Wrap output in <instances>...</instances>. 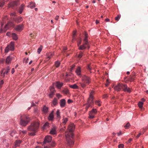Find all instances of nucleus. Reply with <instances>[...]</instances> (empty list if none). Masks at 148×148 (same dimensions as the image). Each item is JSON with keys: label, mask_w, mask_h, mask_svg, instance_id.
Here are the masks:
<instances>
[{"label": "nucleus", "mask_w": 148, "mask_h": 148, "mask_svg": "<svg viewBox=\"0 0 148 148\" xmlns=\"http://www.w3.org/2000/svg\"><path fill=\"white\" fill-rule=\"evenodd\" d=\"M6 35L8 36H10V32H7L6 33Z\"/></svg>", "instance_id": "57"}, {"label": "nucleus", "mask_w": 148, "mask_h": 148, "mask_svg": "<svg viewBox=\"0 0 148 148\" xmlns=\"http://www.w3.org/2000/svg\"><path fill=\"white\" fill-rule=\"evenodd\" d=\"M10 69V68L9 66H8L6 68L3 69L1 72L2 76L4 77L5 75H7L8 74Z\"/></svg>", "instance_id": "9"}, {"label": "nucleus", "mask_w": 148, "mask_h": 148, "mask_svg": "<svg viewBox=\"0 0 148 148\" xmlns=\"http://www.w3.org/2000/svg\"><path fill=\"white\" fill-rule=\"evenodd\" d=\"M97 112V111L96 109H93L92 110L89 112V113L94 114H96Z\"/></svg>", "instance_id": "33"}, {"label": "nucleus", "mask_w": 148, "mask_h": 148, "mask_svg": "<svg viewBox=\"0 0 148 148\" xmlns=\"http://www.w3.org/2000/svg\"><path fill=\"white\" fill-rule=\"evenodd\" d=\"M56 86L58 89H60L63 85L62 82H57L56 83Z\"/></svg>", "instance_id": "17"}, {"label": "nucleus", "mask_w": 148, "mask_h": 148, "mask_svg": "<svg viewBox=\"0 0 148 148\" xmlns=\"http://www.w3.org/2000/svg\"><path fill=\"white\" fill-rule=\"evenodd\" d=\"M59 18V16H56L55 17V19L56 20H58V19Z\"/></svg>", "instance_id": "59"}, {"label": "nucleus", "mask_w": 148, "mask_h": 148, "mask_svg": "<svg viewBox=\"0 0 148 148\" xmlns=\"http://www.w3.org/2000/svg\"><path fill=\"white\" fill-rule=\"evenodd\" d=\"M16 13L15 12H13L11 13L10 15L12 16H14L15 15Z\"/></svg>", "instance_id": "52"}, {"label": "nucleus", "mask_w": 148, "mask_h": 148, "mask_svg": "<svg viewBox=\"0 0 148 148\" xmlns=\"http://www.w3.org/2000/svg\"><path fill=\"white\" fill-rule=\"evenodd\" d=\"M87 69L89 70H90L91 69V67L90 65H88L87 66Z\"/></svg>", "instance_id": "51"}, {"label": "nucleus", "mask_w": 148, "mask_h": 148, "mask_svg": "<svg viewBox=\"0 0 148 148\" xmlns=\"http://www.w3.org/2000/svg\"><path fill=\"white\" fill-rule=\"evenodd\" d=\"M4 5V3H0V7H2Z\"/></svg>", "instance_id": "50"}, {"label": "nucleus", "mask_w": 148, "mask_h": 148, "mask_svg": "<svg viewBox=\"0 0 148 148\" xmlns=\"http://www.w3.org/2000/svg\"><path fill=\"white\" fill-rule=\"evenodd\" d=\"M50 92L49 95V98H51L54 95V92L55 91V90L54 87L51 86L50 87Z\"/></svg>", "instance_id": "11"}, {"label": "nucleus", "mask_w": 148, "mask_h": 148, "mask_svg": "<svg viewBox=\"0 0 148 148\" xmlns=\"http://www.w3.org/2000/svg\"><path fill=\"white\" fill-rule=\"evenodd\" d=\"M23 27L24 25L23 24H20L16 27L15 30L18 32H20L23 29Z\"/></svg>", "instance_id": "13"}, {"label": "nucleus", "mask_w": 148, "mask_h": 148, "mask_svg": "<svg viewBox=\"0 0 148 148\" xmlns=\"http://www.w3.org/2000/svg\"><path fill=\"white\" fill-rule=\"evenodd\" d=\"M132 140V139L131 138L129 139L128 141V143H130Z\"/></svg>", "instance_id": "64"}, {"label": "nucleus", "mask_w": 148, "mask_h": 148, "mask_svg": "<svg viewBox=\"0 0 148 148\" xmlns=\"http://www.w3.org/2000/svg\"><path fill=\"white\" fill-rule=\"evenodd\" d=\"M75 128V125L73 124H71L69 126L68 131L66 132L65 135L66 140L68 144L70 146L73 145L74 142L72 140L73 136V131Z\"/></svg>", "instance_id": "1"}, {"label": "nucleus", "mask_w": 148, "mask_h": 148, "mask_svg": "<svg viewBox=\"0 0 148 148\" xmlns=\"http://www.w3.org/2000/svg\"><path fill=\"white\" fill-rule=\"evenodd\" d=\"M4 83L3 81V80H1L0 82V88L2 87V85Z\"/></svg>", "instance_id": "47"}, {"label": "nucleus", "mask_w": 148, "mask_h": 148, "mask_svg": "<svg viewBox=\"0 0 148 148\" xmlns=\"http://www.w3.org/2000/svg\"><path fill=\"white\" fill-rule=\"evenodd\" d=\"M12 38L15 40H16L18 39L17 35L15 33H13L12 34Z\"/></svg>", "instance_id": "26"}, {"label": "nucleus", "mask_w": 148, "mask_h": 148, "mask_svg": "<svg viewBox=\"0 0 148 148\" xmlns=\"http://www.w3.org/2000/svg\"><path fill=\"white\" fill-rule=\"evenodd\" d=\"M120 15H118L115 18V19L116 20L119 21L120 18Z\"/></svg>", "instance_id": "44"}, {"label": "nucleus", "mask_w": 148, "mask_h": 148, "mask_svg": "<svg viewBox=\"0 0 148 148\" xmlns=\"http://www.w3.org/2000/svg\"><path fill=\"white\" fill-rule=\"evenodd\" d=\"M66 104V101L64 99H62L60 101V106L62 108L65 106Z\"/></svg>", "instance_id": "19"}, {"label": "nucleus", "mask_w": 148, "mask_h": 148, "mask_svg": "<svg viewBox=\"0 0 148 148\" xmlns=\"http://www.w3.org/2000/svg\"><path fill=\"white\" fill-rule=\"evenodd\" d=\"M60 64V63L58 61H56L55 63V65L56 67H59Z\"/></svg>", "instance_id": "40"}, {"label": "nucleus", "mask_w": 148, "mask_h": 148, "mask_svg": "<svg viewBox=\"0 0 148 148\" xmlns=\"http://www.w3.org/2000/svg\"><path fill=\"white\" fill-rule=\"evenodd\" d=\"M143 102H141V101H139L138 103V106L140 108H141L143 106Z\"/></svg>", "instance_id": "38"}, {"label": "nucleus", "mask_w": 148, "mask_h": 148, "mask_svg": "<svg viewBox=\"0 0 148 148\" xmlns=\"http://www.w3.org/2000/svg\"><path fill=\"white\" fill-rule=\"evenodd\" d=\"M89 118L91 119H93L95 117L94 116L93 114H91L89 113Z\"/></svg>", "instance_id": "42"}, {"label": "nucleus", "mask_w": 148, "mask_h": 148, "mask_svg": "<svg viewBox=\"0 0 148 148\" xmlns=\"http://www.w3.org/2000/svg\"><path fill=\"white\" fill-rule=\"evenodd\" d=\"M141 133H139L136 136V138H138L141 135Z\"/></svg>", "instance_id": "54"}, {"label": "nucleus", "mask_w": 148, "mask_h": 148, "mask_svg": "<svg viewBox=\"0 0 148 148\" xmlns=\"http://www.w3.org/2000/svg\"><path fill=\"white\" fill-rule=\"evenodd\" d=\"M35 106L36 105H35V104H34V102H32V103L31 106Z\"/></svg>", "instance_id": "62"}, {"label": "nucleus", "mask_w": 148, "mask_h": 148, "mask_svg": "<svg viewBox=\"0 0 148 148\" xmlns=\"http://www.w3.org/2000/svg\"><path fill=\"white\" fill-rule=\"evenodd\" d=\"M75 73L77 74V75L78 76L80 75H81V68L80 67L78 66L77 68L75 71Z\"/></svg>", "instance_id": "23"}, {"label": "nucleus", "mask_w": 148, "mask_h": 148, "mask_svg": "<svg viewBox=\"0 0 148 148\" xmlns=\"http://www.w3.org/2000/svg\"><path fill=\"white\" fill-rule=\"evenodd\" d=\"M130 125L129 123H127L124 126V127H125L126 129H127L129 128L130 126Z\"/></svg>", "instance_id": "43"}, {"label": "nucleus", "mask_w": 148, "mask_h": 148, "mask_svg": "<svg viewBox=\"0 0 148 148\" xmlns=\"http://www.w3.org/2000/svg\"><path fill=\"white\" fill-rule=\"evenodd\" d=\"M69 87L70 88L74 89H78L79 88L78 86L76 84H74L73 85H70L69 86Z\"/></svg>", "instance_id": "27"}, {"label": "nucleus", "mask_w": 148, "mask_h": 148, "mask_svg": "<svg viewBox=\"0 0 148 148\" xmlns=\"http://www.w3.org/2000/svg\"><path fill=\"white\" fill-rule=\"evenodd\" d=\"M52 139V137H51L49 136H47L45 138L43 143L44 144L49 143L51 141Z\"/></svg>", "instance_id": "12"}, {"label": "nucleus", "mask_w": 148, "mask_h": 148, "mask_svg": "<svg viewBox=\"0 0 148 148\" xmlns=\"http://www.w3.org/2000/svg\"><path fill=\"white\" fill-rule=\"evenodd\" d=\"M94 93V91L92 90L90 94L89 98L87 101L88 106H86L85 108L86 110H88L90 107H92V104L93 103V95Z\"/></svg>", "instance_id": "5"}, {"label": "nucleus", "mask_w": 148, "mask_h": 148, "mask_svg": "<svg viewBox=\"0 0 148 148\" xmlns=\"http://www.w3.org/2000/svg\"><path fill=\"white\" fill-rule=\"evenodd\" d=\"M24 5L23 4H22L21 7L19 8V13L20 14H21L24 9Z\"/></svg>", "instance_id": "24"}, {"label": "nucleus", "mask_w": 148, "mask_h": 148, "mask_svg": "<svg viewBox=\"0 0 148 148\" xmlns=\"http://www.w3.org/2000/svg\"><path fill=\"white\" fill-rule=\"evenodd\" d=\"M86 46H88L87 48L88 49L89 48V45H88L87 44H85V42H84V43L82 45L79 46L78 49L79 50H80L85 49L86 48Z\"/></svg>", "instance_id": "14"}, {"label": "nucleus", "mask_w": 148, "mask_h": 148, "mask_svg": "<svg viewBox=\"0 0 148 148\" xmlns=\"http://www.w3.org/2000/svg\"><path fill=\"white\" fill-rule=\"evenodd\" d=\"M72 102V100L70 99H69L67 101V102L69 103H71Z\"/></svg>", "instance_id": "58"}, {"label": "nucleus", "mask_w": 148, "mask_h": 148, "mask_svg": "<svg viewBox=\"0 0 148 148\" xmlns=\"http://www.w3.org/2000/svg\"><path fill=\"white\" fill-rule=\"evenodd\" d=\"M29 7L32 9L33 8L35 7V4L34 3L31 2L30 3L29 5L28 6V7Z\"/></svg>", "instance_id": "28"}, {"label": "nucleus", "mask_w": 148, "mask_h": 148, "mask_svg": "<svg viewBox=\"0 0 148 148\" xmlns=\"http://www.w3.org/2000/svg\"><path fill=\"white\" fill-rule=\"evenodd\" d=\"M75 67V65H73L71 66V67L70 69V71H72L74 69V68Z\"/></svg>", "instance_id": "49"}, {"label": "nucleus", "mask_w": 148, "mask_h": 148, "mask_svg": "<svg viewBox=\"0 0 148 148\" xmlns=\"http://www.w3.org/2000/svg\"><path fill=\"white\" fill-rule=\"evenodd\" d=\"M68 121V119L66 117H64L62 119V124L65 125Z\"/></svg>", "instance_id": "29"}, {"label": "nucleus", "mask_w": 148, "mask_h": 148, "mask_svg": "<svg viewBox=\"0 0 148 148\" xmlns=\"http://www.w3.org/2000/svg\"><path fill=\"white\" fill-rule=\"evenodd\" d=\"M39 124L38 122H34L32 123L30 125L27 127L28 130L29 131H34V132H31L29 134L32 136H34L35 135L36 132L38 129Z\"/></svg>", "instance_id": "2"}, {"label": "nucleus", "mask_w": 148, "mask_h": 148, "mask_svg": "<svg viewBox=\"0 0 148 148\" xmlns=\"http://www.w3.org/2000/svg\"><path fill=\"white\" fill-rule=\"evenodd\" d=\"M48 110V108L46 106H44L42 110V111L44 113H47Z\"/></svg>", "instance_id": "25"}, {"label": "nucleus", "mask_w": 148, "mask_h": 148, "mask_svg": "<svg viewBox=\"0 0 148 148\" xmlns=\"http://www.w3.org/2000/svg\"><path fill=\"white\" fill-rule=\"evenodd\" d=\"M75 40V36H73V39L72 41L73 42V41Z\"/></svg>", "instance_id": "61"}, {"label": "nucleus", "mask_w": 148, "mask_h": 148, "mask_svg": "<svg viewBox=\"0 0 148 148\" xmlns=\"http://www.w3.org/2000/svg\"><path fill=\"white\" fill-rule=\"evenodd\" d=\"M20 118V124L23 126H25L29 122V118L26 115H22Z\"/></svg>", "instance_id": "4"}, {"label": "nucleus", "mask_w": 148, "mask_h": 148, "mask_svg": "<svg viewBox=\"0 0 148 148\" xmlns=\"http://www.w3.org/2000/svg\"><path fill=\"white\" fill-rule=\"evenodd\" d=\"M49 127V123L48 122H46L43 126L42 128L43 129H45L48 128Z\"/></svg>", "instance_id": "32"}, {"label": "nucleus", "mask_w": 148, "mask_h": 148, "mask_svg": "<svg viewBox=\"0 0 148 148\" xmlns=\"http://www.w3.org/2000/svg\"><path fill=\"white\" fill-rule=\"evenodd\" d=\"M52 104L53 106H56L58 104L57 99L56 98H54L52 101Z\"/></svg>", "instance_id": "31"}, {"label": "nucleus", "mask_w": 148, "mask_h": 148, "mask_svg": "<svg viewBox=\"0 0 148 148\" xmlns=\"http://www.w3.org/2000/svg\"><path fill=\"white\" fill-rule=\"evenodd\" d=\"M21 142V141L20 140H16L15 143V147H16L19 146Z\"/></svg>", "instance_id": "30"}, {"label": "nucleus", "mask_w": 148, "mask_h": 148, "mask_svg": "<svg viewBox=\"0 0 148 148\" xmlns=\"http://www.w3.org/2000/svg\"><path fill=\"white\" fill-rule=\"evenodd\" d=\"M85 37L84 39V41L85 42V44H87L88 45H89V43L88 41V34L85 33L84 34Z\"/></svg>", "instance_id": "18"}, {"label": "nucleus", "mask_w": 148, "mask_h": 148, "mask_svg": "<svg viewBox=\"0 0 148 148\" xmlns=\"http://www.w3.org/2000/svg\"><path fill=\"white\" fill-rule=\"evenodd\" d=\"M76 33V31H74L73 32V36H75Z\"/></svg>", "instance_id": "53"}, {"label": "nucleus", "mask_w": 148, "mask_h": 148, "mask_svg": "<svg viewBox=\"0 0 148 148\" xmlns=\"http://www.w3.org/2000/svg\"><path fill=\"white\" fill-rule=\"evenodd\" d=\"M62 92L65 94L67 95L69 93V91L68 90L66 89L63 90L62 91Z\"/></svg>", "instance_id": "37"}, {"label": "nucleus", "mask_w": 148, "mask_h": 148, "mask_svg": "<svg viewBox=\"0 0 148 148\" xmlns=\"http://www.w3.org/2000/svg\"><path fill=\"white\" fill-rule=\"evenodd\" d=\"M22 132L24 134H26L27 131L26 130H23L22 131Z\"/></svg>", "instance_id": "63"}, {"label": "nucleus", "mask_w": 148, "mask_h": 148, "mask_svg": "<svg viewBox=\"0 0 148 148\" xmlns=\"http://www.w3.org/2000/svg\"><path fill=\"white\" fill-rule=\"evenodd\" d=\"M14 72H15L14 69V68H13L12 69L11 73L12 74H13L14 73Z\"/></svg>", "instance_id": "55"}, {"label": "nucleus", "mask_w": 148, "mask_h": 148, "mask_svg": "<svg viewBox=\"0 0 148 148\" xmlns=\"http://www.w3.org/2000/svg\"><path fill=\"white\" fill-rule=\"evenodd\" d=\"M82 39H80L79 41H78L77 43V45L78 47L79 46V45L81 43Z\"/></svg>", "instance_id": "48"}, {"label": "nucleus", "mask_w": 148, "mask_h": 148, "mask_svg": "<svg viewBox=\"0 0 148 148\" xmlns=\"http://www.w3.org/2000/svg\"><path fill=\"white\" fill-rule=\"evenodd\" d=\"M82 80L84 83L87 84H89L91 82L90 77L85 75H84L82 77Z\"/></svg>", "instance_id": "8"}, {"label": "nucleus", "mask_w": 148, "mask_h": 148, "mask_svg": "<svg viewBox=\"0 0 148 148\" xmlns=\"http://www.w3.org/2000/svg\"><path fill=\"white\" fill-rule=\"evenodd\" d=\"M34 112L35 113L37 112L38 111V109L37 108H36L34 109Z\"/></svg>", "instance_id": "60"}, {"label": "nucleus", "mask_w": 148, "mask_h": 148, "mask_svg": "<svg viewBox=\"0 0 148 148\" xmlns=\"http://www.w3.org/2000/svg\"><path fill=\"white\" fill-rule=\"evenodd\" d=\"M54 55V53L53 52L48 53L46 54L47 58L48 60L50 59Z\"/></svg>", "instance_id": "20"}, {"label": "nucleus", "mask_w": 148, "mask_h": 148, "mask_svg": "<svg viewBox=\"0 0 148 148\" xmlns=\"http://www.w3.org/2000/svg\"><path fill=\"white\" fill-rule=\"evenodd\" d=\"M100 100H97L95 101V103L97 105H98L99 106H101V104L100 103Z\"/></svg>", "instance_id": "41"}, {"label": "nucleus", "mask_w": 148, "mask_h": 148, "mask_svg": "<svg viewBox=\"0 0 148 148\" xmlns=\"http://www.w3.org/2000/svg\"><path fill=\"white\" fill-rule=\"evenodd\" d=\"M2 25L3 24H2L1 25V28L0 30V33H2L3 32H5L8 28V26H14L13 23L11 22L10 21L8 22L7 24L5 25V27L3 29H2Z\"/></svg>", "instance_id": "6"}, {"label": "nucleus", "mask_w": 148, "mask_h": 148, "mask_svg": "<svg viewBox=\"0 0 148 148\" xmlns=\"http://www.w3.org/2000/svg\"><path fill=\"white\" fill-rule=\"evenodd\" d=\"M42 49V46H40L39 47L38 49L37 50V52L39 54L40 53Z\"/></svg>", "instance_id": "36"}, {"label": "nucleus", "mask_w": 148, "mask_h": 148, "mask_svg": "<svg viewBox=\"0 0 148 148\" xmlns=\"http://www.w3.org/2000/svg\"><path fill=\"white\" fill-rule=\"evenodd\" d=\"M83 53L81 51H80L78 56V58H81L83 56Z\"/></svg>", "instance_id": "39"}, {"label": "nucleus", "mask_w": 148, "mask_h": 148, "mask_svg": "<svg viewBox=\"0 0 148 148\" xmlns=\"http://www.w3.org/2000/svg\"><path fill=\"white\" fill-rule=\"evenodd\" d=\"M56 127L55 126H53L51 129L50 132V134H51L54 135L56 134Z\"/></svg>", "instance_id": "15"}, {"label": "nucleus", "mask_w": 148, "mask_h": 148, "mask_svg": "<svg viewBox=\"0 0 148 148\" xmlns=\"http://www.w3.org/2000/svg\"><path fill=\"white\" fill-rule=\"evenodd\" d=\"M114 89L117 91H119L121 89H123L125 91H127L128 92H130L131 90L129 88H128L125 84H119L114 87Z\"/></svg>", "instance_id": "3"}, {"label": "nucleus", "mask_w": 148, "mask_h": 148, "mask_svg": "<svg viewBox=\"0 0 148 148\" xmlns=\"http://www.w3.org/2000/svg\"><path fill=\"white\" fill-rule=\"evenodd\" d=\"M29 58H27L26 59H25L24 60L23 62L26 64L28 63V62Z\"/></svg>", "instance_id": "45"}, {"label": "nucleus", "mask_w": 148, "mask_h": 148, "mask_svg": "<svg viewBox=\"0 0 148 148\" xmlns=\"http://www.w3.org/2000/svg\"><path fill=\"white\" fill-rule=\"evenodd\" d=\"M20 4L19 1L17 0L15 1H14L9 3L8 4V8H13L14 6H17Z\"/></svg>", "instance_id": "10"}, {"label": "nucleus", "mask_w": 148, "mask_h": 148, "mask_svg": "<svg viewBox=\"0 0 148 148\" xmlns=\"http://www.w3.org/2000/svg\"><path fill=\"white\" fill-rule=\"evenodd\" d=\"M56 96L58 98H60L61 97V96L60 94H56Z\"/></svg>", "instance_id": "56"}, {"label": "nucleus", "mask_w": 148, "mask_h": 148, "mask_svg": "<svg viewBox=\"0 0 148 148\" xmlns=\"http://www.w3.org/2000/svg\"><path fill=\"white\" fill-rule=\"evenodd\" d=\"M86 84L84 83L79 82V84L80 85L81 87L83 88H84L86 86Z\"/></svg>", "instance_id": "34"}, {"label": "nucleus", "mask_w": 148, "mask_h": 148, "mask_svg": "<svg viewBox=\"0 0 148 148\" xmlns=\"http://www.w3.org/2000/svg\"><path fill=\"white\" fill-rule=\"evenodd\" d=\"M14 49V43L11 42L5 48V53H8L9 50L13 51Z\"/></svg>", "instance_id": "7"}, {"label": "nucleus", "mask_w": 148, "mask_h": 148, "mask_svg": "<svg viewBox=\"0 0 148 148\" xmlns=\"http://www.w3.org/2000/svg\"><path fill=\"white\" fill-rule=\"evenodd\" d=\"M56 115L57 118H60V110H57L56 111Z\"/></svg>", "instance_id": "35"}, {"label": "nucleus", "mask_w": 148, "mask_h": 148, "mask_svg": "<svg viewBox=\"0 0 148 148\" xmlns=\"http://www.w3.org/2000/svg\"><path fill=\"white\" fill-rule=\"evenodd\" d=\"M124 147V145L122 144H120L118 145L119 148H123Z\"/></svg>", "instance_id": "46"}, {"label": "nucleus", "mask_w": 148, "mask_h": 148, "mask_svg": "<svg viewBox=\"0 0 148 148\" xmlns=\"http://www.w3.org/2000/svg\"><path fill=\"white\" fill-rule=\"evenodd\" d=\"M13 20L17 23H19L21 22L23 20L21 17H19L16 18H14Z\"/></svg>", "instance_id": "16"}, {"label": "nucleus", "mask_w": 148, "mask_h": 148, "mask_svg": "<svg viewBox=\"0 0 148 148\" xmlns=\"http://www.w3.org/2000/svg\"><path fill=\"white\" fill-rule=\"evenodd\" d=\"M12 58L10 56H8L6 58L5 60V62L6 64H9L11 63Z\"/></svg>", "instance_id": "21"}, {"label": "nucleus", "mask_w": 148, "mask_h": 148, "mask_svg": "<svg viewBox=\"0 0 148 148\" xmlns=\"http://www.w3.org/2000/svg\"><path fill=\"white\" fill-rule=\"evenodd\" d=\"M54 118V116L53 115V111H52L51 113L49 114L48 119L49 121H52Z\"/></svg>", "instance_id": "22"}]
</instances>
